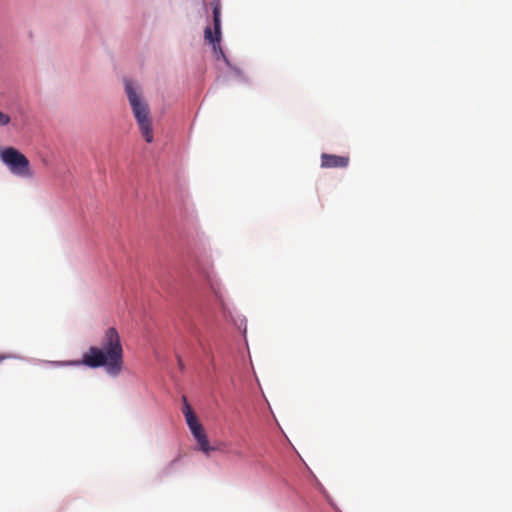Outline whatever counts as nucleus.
<instances>
[{"mask_svg": "<svg viewBox=\"0 0 512 512\" xmlns=\"http://www.w3.org/2000/svg\"><path fill=\"white\" fill-rule=\"evenodd\" d=\"M80 364V362H75ZM81 364L90 368L105 367L109 375L117 376L123 367V348L116 329L109 328L100 346H91L83 354Z\"/></svg>", "mask_w": 512, "mask_h": 512, "instance_id": "nucleus-1", "label": "nucleus"}, {"mask_svg": "<svg viewBox=\"0 0 512 512\" xmlns=\"http://www.w3.org/2000/svg\"><path fill=\"white\" fill-rule=\"evenodd\" d=\"M125 91L129 104L132 108L133 115L139 126L141 135L146 142L151 143L154 139L152 130V119L148 103L142 95L134 87L132 81L125 80Z\"/></svg>", "mask_w": 512, "mask_h": 512, "instance_id": "nucleus-2", "label": "nucleus"}, {"mask_svg": "<svg viewBox=\"0 0 512 512\" xmlns=\"http://www.w3.org/2000/svg\"><path fill=\"white\" fill-rule=\"evenodd\" d=\"M0 159L14 175L23 178L33 177L34 173L28 158L17 149L13 147L5 148L0 154Z\"/></svg>", "mask_w": 512, "mask_h": 512, "instance_id": "nucleus-3", "label": "nucleus"}, {"mask_svg": "<svg viewBox=\"0 0 512 512\" xmlns=\"http://www.w3.org/2000/svg\"><path fill=\"white\" fill-rule=\"evenodd\" d=\"M210 5L212 7L214 33H212L210 27H206L204 36L213 45V48L216 49V46L220 44L221 38V3L219 0H213Z\"/></svg>", "mask_w": 512, "mask_h": 512, "instance_id": "nucleus-4", "label": "nucleus"}, {"mask_svg": "<svg viewBox=\"0 0 512 512\" xmlns=\"http://www.w3.org/2000/svg\"><path fill=\"white\" fill-rule=\"evenodd\" d=\"M188 427H189L193 437L197 441L199 450H201L206 455H209L212 451H214L216 449L215 447H213L209 444V441H208L207 435L203 429V426L201 425V423H199L198 420L195 422H192L191 424H188Z\"/></svg>", "mask_w": 512, "mask_h": 512, "instance_id": "nucleus-5", "label": "nucleus"}, {"mask_svg": "<svg viewBox=\"0 0 512 512\" xmlns=\"http://www.w3.org/2000/svg\"><path fill=\"white\" fill-rule=\"evenodd\" d=\"M350 163L349 156H339L323 153L321 155L322 168H346Z\"/></svg>", "mask_w": 512, "mask_h": 512, "instance_id": "nucleus-6", "label": "nucleus"}, {"mask_svg": "<svg viewBox=\"0 0 512 512\" xmlns=\"http://www.w3.org/2000/svg\"><path fill=\"white\" fill-rule=\"evenodd\" d=\"M182 411L185 416L187 425L198 420L196 415L194 414L191 406L187 403L185 398H184V407H183Z\"/></svg>", "mask_w": 512, "mask_h": 512, "instance_id": "nucleus-7", "label": "nucleus"}, {"mask_svg": "<svg viewBox=\"0 0 512 512\" xmlns=\"http://www.w3.org/2000/svg\"><path fill=\"white\" fill-rule=\"evenodd\" d=\"M11 121L10 116L0 111V126H5Z\"/></svg>", "mask_w": 512, "mask_h": 512, "instance_id": "nucleus-8", "label": "nucleus"}, {"mask_svg": "<svg viewBox=\"0 0 512 512\" xmlns=\"http://www.w3.org/2000/svg\"><path fill=\"white\" fill-rule=\"evenodd\" d=\"M11 358H15V356L12 354H0V362Z\"/></svg>", "mask_w": 512, "mask_h": 512, "instance_id": "nucleus-9", "label": "nucleus"}, {"mask_svg": "<svg viewBox=\"0 0 512 512\" xmlns=\"http://www.w3.org/2000/svg\"><path fill=\"white\" fill-rule=\"evenodd\" d=\"M216 449L214 451H221V452H224L225 449V444L224 443H219L217 446H214Z\"/></svg>", "mask_w": 512, "mask_h": 512, "instance_id": "nucleus-10", "label": "nucleus"}, {"mask_svg": "<svg viewBox=\"0 0 512 512\" xmlns=\"http://www.w3.org/2000/svg\"><path fill=\"white\" fill-rule=\"evenodd\" d=\"M178 366L180 369H183V367H184L183 361L180 357H178Z\"/></svg>", "mask_w": 512, "mask_h": 512, "instance_id": "nucleus-11", "label": "nucleus"}]
</instances>
